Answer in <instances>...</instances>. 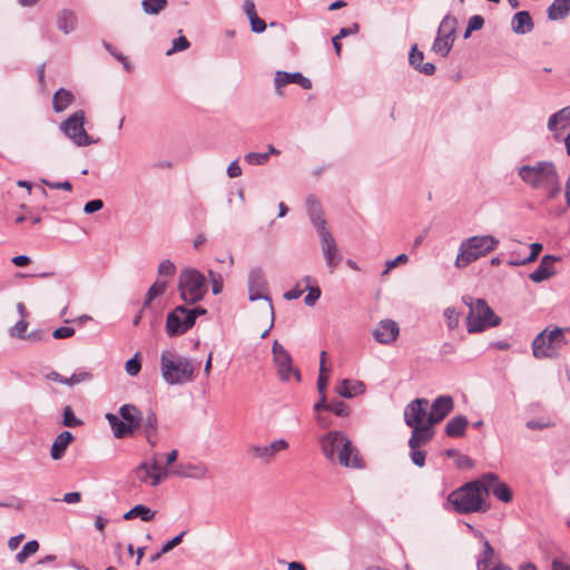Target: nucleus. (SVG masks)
Segmentation results:
<instances>
[{
  "mask_svg": "<svg viewBox=\"0 0 570 570\" xmlns=\"http://www.w3.org/2000/svg\"><path fill=\"white\" fill-rule=\"evenodd\" d=\"M194 313H186L185 306H178L167 315L166 332L174 337L186 333L194 326Z\"/></svg>",
  "mask_w": 570,
  "mask_h": 570,
  "instance_id": "nucleus-13",
  "label": "nucleus"
},
{
  "mask_svg": "<svg viewBox=\"0 0 570 570\" xmlns=\"http://www.w3.org/2000/svg\"><path fill=\"white\" fill-rule=\"evenodd\" d=\"M570 13V0H553L548 7L547 14L550 20H562Z\"/></svg>",
  "mask_w": 570,
  "mask_h": 570,
  "instance_id": "nucleus-35",
  "label": "nucleus"
},
{
  "mask_svg": "<svg viewBox=\"0 0 570 570\" xmlns=\"http://www.w3.org/2000/svg\"><path fill=\"white\" fill-rule=\"evenodd\" d=\"M454 409V401L451 395H440L431 404L430 413L426 416L429 425L443 421Z\"/></svg>",
  "mask_w": 570,
  "mask_h": 570,
  "instance_id": "nucleus-15",
  "label": "nucleus"
},
{
  "mask_svg": "<svg viewBox=\"0 0 570 570\" xmlns=\"http://www.w3.org/2000/svg\"><path fill=\"white\" fill-rule=\"evenodd\" d=\"M570 121V107H566L558 112L550 116L548 120V129L550 131L557 130L558 125L564 128Z\"/></svg>",
  "mask_w": 570,
  "mask_h": 570,
  "instance_id": "nucleus-40",
  "label": "nucleus"
},
{
  "mask_svg": "<svg viewBox=\"0 0 570 570\" xmlns=\"http://www.w3.org/2000/svg\"><path fill=\"white\" fill-rule=\"evenodd\" d=\"M185 534H186V532L183 531L178 535H176L175 538H173L171 540L166 542L161 547L160 553H167V552L171 551L175 547H177L183 541V538H184Z\"/></svg>",
  "mask_w": 570,
  "mask_h": 570,
  "instance_id": "nucleus-58",
  "label": "nucleus"
},
{
  "mask_svg": "<svg viewBox=\"0 0 570 570\" xmlns=\"http://www.w3.org/2000/svg\"><path fill=\"white\" fill-rule=\"evenodd\" d=\"M119 415L125 423L129 424L132 433L140 428L142 422V413L135 405H121L119 409Z\"/></svg>",
  "mask_w": 570,
  "mask_h": 570,
  "instance_id": "nucleus-26",
  "label": "nucleus"
},
{
  "mask_svg": "<svg viewBox=\"0 0 570 570\" xmlns=\"http://www.w3.org/2000/svg\"><path fill=\"white\" fill-rule=\"evenodd\" d=\"M321 240L322 253L331 273L340 265L342 255L331 230L317 234Z\"/></svg>",
  "mask_w": 570,
  "mask_h": 570,
  "instance_id": "nucleus-14",
  "label": "nucleus"
},
{
  "mask_svg": "<svg viewBox=\"0 0 570 570\" xmlns=\"http://www.w3.org/2000/svg\"><path fill=\"white\" fill-rule=\"evenodd\" d=\"M161 376L170 385L184 384L194 379V365L187 357L165 351L160 356Z\"/></svg>",
  "mask_w": 570,
  "mask_h": 570,
  "instance_id": "nucleus-6",
  "label": "nucleus"
},
{
  "mask_svg": "<svg viewBox=\"0 0 570 570\" xmlns=\"http://www.w3.org/2000/svg\"><path fill=\"white\" fill-rule=\"evenodd\" d=\"M302 282L306 284L305 289L308 292L304 298V303L312 307L320 299L322 292L317 285H311L312 283H316L311 276L303 277Z\"/></svg>",
  "mask_w": 570,
  "mask_h": 570,
  "instance_id": "nucleus-39",
  "label": "nucleus"
},
{
  "mask_svg": "<svg viewBox=\"0 0 570 570\" xmlns=\"http://www.w3.org/2000/svg\"><path fill=\"white\" fill-rule=\"evenodd\" d=\"M476 481L479 482L482 495L485 501L490 493L494 495V491H498V488L504 483L495 473H484L479 479H476Z\"/></svg>",
  "mask_w": 570,
  "mask_h": 570,
  "instance_id": "nucleus-30",
  "label": "nucleus"
},
{
  "mask_svg": "<svg viewBox=\"0 0 570 570\" xmlns=\"http://www.w3.org/2000/svg\"><path fill=\"white\" fill-rule=\"evenodd\" d=\"M248 298L249 301L265 299L268 302L271 316L274 315V308L271 297L265 293L267 291V282L264 271L261 267H253L248 272L247 278Z\"/></svg>",
  "mask_w": 570,
  "mask_h": 570,
  "instance_id": "nucleus-12",
  "label": "nucleus"
},
{
  "mask_svg": "<svg viewBox=\"0 0 570 570\" xmlns=\"http://www.w3.org/2000/svg\"><path fill=\"white\" fill-rule=\"evenodd\" d=\"M289 83L299 85L303 89H311L312 81L303 76L301 72H286V71H276L274 78V86L276 94L278 96H283V88Z\"/></svg>",
  "mask_w": 570,
  "mask_h": 570,
  "instance_id": "nucleus-18",
  "label": "nucleus"
},
{
  "mask_svg": "<svg viewBox=\"0 0 570 570\" xmlns=\"http://www.w3.org/2000/svg\"><path fill=\"white\" fill-rule=\"evenodd\" d=\"M494 497L498 500L508 503L512 500V491L507 483H503L498 488V491H494Z\"/></svg>",
  "mask_w": 570,
  "mask_h": 570,
  "instance_id": "nucleus-53",
  "label": "nucleus"
},
{
  "mask_svg": "<svg viewBox=\"0 0 570 570\" xmlns=\"http://www.w3.org/2000/svg\"><path fill=\"white\" fill-rule=\"evenodd\" d=\"M171 473L178 478L204 480L209 475V469L205 463H179L174 466Z\"/></svg>",
  "mask_w": 570,
  "mask_h": 570,
  "instance_id": "nucleus-19",
  "label": "nucleus"
},
{
  "mask_svg": "<svg viewBox=\"0 0 570 570\" xmlns=\"http://www.w3.org/2000/svg\"><path fill=\"white\" fill-rule=\"evenodd\" d=\"M399 333L400 328L396 322L392 320H383L373 331V336L379 343L387 345L397 338Z\"/></svg>",
  "mask_w": 570,
  "mask_h": 570,
  "instance_id": "nucleus-20",
  "label": "nucleus"
},
{
  "mask_svg": "<svg viewBox=\"0 0 570 570\" xmlns=\"http://www.w3.org/2000/svg\"><path fill=\"white\" fill-rule=\"evenodd\" d=\"M306 208L309 219L316 228L317 234L328 230L326 227V220L323 215L322 206L314 195H309L306 198Z\"/></svg>",
  "mask_w": 570,
  "mask_h": 570,
  "instance_id": "nucleus-21",
  "label": "nucleus"
},
{
  "mask_svg": "<svg viewBox=\"0 0 570 570\" xmlns=\"http://www.w3.org/2000/svg\"><path fill=\"white\" fill-rule=\"evenodd\" d=\"M135 475L141 483L154 488L157 487V483L154 482L155 471L153 469L151 458L149 460L140 462L137 465V468L135 469Z\"/></svg>",
  "mask_w": 570,
  "mask_h": 570,
  "instance_id": "nucleus-32",
  "label": "nucleus"
},
{
  "mask_svg": "<svg viewBox=\"0 0 570 570\" xmlns=\"http://www.w3.org/2000/svg\"><path fill=\"white\" fill-rule=\"evenodd\" d=\"M494 559L495 551L490 542L484 539L483 550L476 562L478 570H510V568L503 566L502 563L494 562Z\"/></svg>",
  "mask_w": 570,
  "mask_h": 570,
  "instance_id": "nucleus-22",
  "label": "nucleus"
},
{
  "mask_svg": "<svg viewBox=\"0 0 570 570\" xmlns=\"http://www.w3.org/2000/svg\"><path fill=\"white\" fill-rule=\"evenodd\" d=\"M156 512L144 504H137L124 514L125 520H132L140 518L142 521H150L154 519Z\"/></svg>",
  "mask_w": 570,
  "mask_h": 570,
  "instance_id": "nucleus-37",
  "label": "nucleus"
},
{
  "mask_svg": "<svg viewBox=\"0 0 570 570\" xmlns=\"http://www.w3.org/2000/svg\"><path fill=\"white\" fill-rule=\"evenodd\" d=\"M167 282L166 281H157L155 282L148 289L142 309L150 305V303L158 296L163 295L166 291Z\"/></svg>",
  "mask_w": 570,
  "mask_h": 570,
  "instance_id": "nucleus-41",
  "label": "nucleus"
},
{
  "mask_svg": "<svg viewBox=\"0 0 570 570\" xmlns=\"http://www.w3.org/2000/svg\"><path fill=\"white\" fill-rule=\"evenodd\" d=\"M142 433L146 436L147 442L155 446L157 443V433H158V421L155 412L149 411L146 416L142 415V422L140 428Z\"/></svg>",
  "mask_w": 570,
  "mask_h": 570,
  "instance_id": "nucleus-25",
  "label": "nucleus"
},
{
  "mask_svg": "<svg viewBox=\"0 0 570 570\" xmlns=\"http://www.w3.org/2000/svg\"><path fill=\"white\" fill-rule=\"evenodd\" d=\"M287 449L288 442L285 439H278L267 445L253 444L248 448V451L254 458L262 460L264 463H269L278 452Z\"/></svg>",
  "mask_w": 570,
  "mask_h": 570,
  "instance_id": "nucleus-16",
  "label": "nucleus"
},
{
  "mask_svg": "<svg viewBox=\"0 0 570 570\" xmlns=\"http://www.w3.org/2000/svg\"><path fill=\"white\" fill-rule=\"evenodd\" d=\"M75 334V330L69 326H61L52 332V337L56 340H62L71 337Z\"/></svg>",
  "mask_w": 570,
  "mask_h": 570,
  "instance_id": "nucleus-59",
  "label": "nucleus"
},
{
  "mask_svg": "<svg viewBox=\"0 0 570 570\" xmlns=\"http://www.w3.org/2000/svg\"><path fill=\"white\" fill-rule=\"evenodd\" d=\"M178 291L185 303H198L207 292L206 278L195 268H185L179 274Z\"/></svg>",
  "mask_w": 570,
  "mask_h": 570,
  "instance_id": "nucleus-7",
  "label": "nucleus"
},
{
  "mask_svg": "<svg viewBox=\"0 0 570 570\" xmlns=\"http://www.w3.org/2000/svg\"><path fill=\"white\" fill-rule=\"evenodd\" d=\"M176 272L175 264L169 259H164L158 266V273L164 276H173Z\"/></svg>",
  "mask_w": 570,
  "mask_h": 570,
  "instance_id": "nucleus-56",
  "label": "nucleus"
},
{
  "mask_svg": "<svg viewBox=\"0 0 570 570\" xmlns=\"http://www.w3.org/2000/svg\"><path fill=\"white\" fill-rule=\"evenodd\" d=\"M189 46H190V43L187 40V38L181 36V37H179V38L174 40L173 48L167 51V55L169 56V55H171L174 52L186 50V49L189 48Z\"/></svg>",
  "mask_w": 570,
  "mask_h": 570,
  "instance_id": "nucleus-57",
  "label": "nucleus"
},
{
  "mask_svg": "<svg viewBox=\"0 0 570 570\" xmlns=\"http://www.w3.org/2000/svg\"><path fill=\"white\" fill-rule=\"evenodd\" d=\"M462 302L469 307L466 316L468 333H480L501 324V318L495 315L485 299L463 296Z\"/></svg>",
  "mask_w": 570,
  "mask_h": 570,
  "instance_id": "nucleus-4",
  "label": "nucleus"
},
{
  "mask_svg": "<svg viewBox=\"0 0 570 570\" xmlns=\"http://www.w3.org/2000/svg\"><path fill=\"white\" fill-rule=\"evenodd\" d=\"M429 401L426 399H415L411 401L404 409V421L409 428L424 425L426 415V406Z\"/></svg>",
  "mask_w": 570,
  "mask_h": 570,
  "instance_id": "nucleus-17",
  "label": "nucleus"
},
{
  "mask_svg": "<svg viewBox=\"0 0 570 570\" xmlns=\"http://www.w3.org/2000/svg\"><path fill=\"white\" fill-rule=\"evenodd\" d=\"M41 183L47 185L51 189H63V190H67V191H71L72 190V185L68 180L55 183V181H50V180H47V179H41Z\"/></svg>",
  "mask_w": 570,
  "mask_h": 570,
  "instance_id": "nucleus-60",
  "label": "nucleus"
},
{
  "mask_svg": "<svg viewBox=\"0 0 570 570\" xmlns=\"http://www.w3.org/2000/svg\"><path fill=\"white\" fill-rule=\"evenodd\" d=\"M62 424L68 428H76V426H80L82 424V421L75 415L71 406L67 405L63 409Z\"/></svg>",
  "mask_w": 570,
  "mask_h": 570,
  "instance_id": "nucleus-47",
  "label": "nucleus"
},
{
  "mask_svg": "<svg viewBox=\"0 0 570 570\" xmlns=\"http://www.w3.org/2000/svg\"><path fill=\"white\" fill-rule=\"evenodd\" d=\"M448 502L458 513L487 512L490 504L484 500L476 480L470 481L448 495Z\"/></svg>",
  "mask_w": 570,
  "mask_h": 570,
  "instance_id": "nucleus-3",
  "label": "nucleus"
},
{
  "mask_svg": "<svg viewBox=\"0 0 570 570\" xmlns=\"http://www.w3.org/2000/svg\"><path fill=\"white\" fill-rule=\"evenodd\" d=\"M458 20L455 17L445 16L438 29L436 37L432 45V51L445 58L451 51L454 40Z\"/></svg>",
  "mask_w": 570,
  "mask_h": 570,
  "instance_id": "nucleus-10",
  "label": "nucleus"
},
{
  "mask_svg": "<svg viewBox=\"0 0 570 570\" xmlns=\"http://www.w3.org/2000/svg\"><path fill=\"white\" fill-rule=\"evenodd\" d=\"M566 344L563 330L556 327L549 333L543 331L535 336L532 342V353L535 358H554Z\"/></svg>",
  "mask_w": 570,
  "mask_h": 570,
  "instance_id": "nucleus-8",
  "label": "nucleus"
},
{
  "mask_svg": "<svg viewBox=\"0 0 570 570\" xmlns=\"http://www.w3.org/2000/svg\"><path fill=\"white\" fill-rule=\"evenodd\" d=\"M272 354L278 379L282 382H288L292 376L296 382L302 381L299 370L294 367L291 354L278 341H274Z\"/></svg>",
  "mask_w": 570,
  "mask_h": 570,
  "instance_id": "nucleus-11",
  "label": "nucleus"
},
{
  "mask_svg": "<svg viewBox=\"0 0 570 570\" xmlns=\"http://www.w3.org/2000/svg\"><path fill=\"white\" fill-rule=\"evenodd\" d=\"M104 207V202L101 199H92L85 204L83 212L86 214H94L100 210Z\"/></svg>",
  "mask_w": 570,
  "mask_h": 570,
  "instance_id": "nucleus-62",
  "label": "nucleus"
},
{
  "mask_svg": "<svg viewBox=\"0 0 570 570\" xmlns=\"http://www.w3.org/2000/svg\"><path fill=\"white\" fill-rule=\"evenodd\" d=\"M557 257L553 255H544L541 258L539 266L529 275L530 279L534 283H541L549 279L556 274L553 263Z\"/></svg>",
  "mask_w": 570,
  "mask_h": 570,
  "instance_id": "nucleus-23",
  "label": "nucleus"
},
{
  "mask_svg": "<svg viewBox=\"0 0 570 570\" xmlns=\"http://www.w3.org/2000/svg\"><path fill=\"white\" fill-rule=\"evenodd\" d=\"M498 245L499 240L491 235H475L465 238L459 246L454 265L460 269L465 268L471 263L494 250Z\"/></svg>",
  "mask_w": 570,
  "mask_h": 570,
  "instance_id": "nucleus-5",
  "label": "nucleus"
},
{
  "mask_svg": "<svg viewBox=\"0 0 570 570\" xmlns=\"http://www.w3.org/2000/svg\"><path fill=\"white\" fill-rule=\"evenodd\" d=\"M336 416L346 417L350 414L348 406L342 401H333L330 403V410Z\"/></svg>",
  "mask_w": 570,
  "mask_h": 570,
  "instance_id": "nucleus-50",
  "label": "nucleus"
},
{
  "mask_svg": "<svg viewBox=\"0 0 570 570\" xmlns=\"http://www.w3.org/2000/svg\"><path fill=\"white\" fill-rule=\"evenodd\" d=\"M167 6V0H142L141 7L146 14H158Z\"/></svg>",
  "mask_w": 570,
  "mask_h": 570,
  "instance_id": "nucleus-43",
  "label": "nucleus"
},
{
  "mask_svg": "<svg viewBox=\"0 0 570 570\" xmlns=\"http://www.w3.org/2000/svg\"><path fill=\"white\" fill-rule=\"evenodd\" d=\"M75 100V96L71 91L60 88L56 91L52 98V108L56 112L66 110Z\"/></svg>",
  "mask_w": 570,
  "mask_h": 570,
  "instance_id": "nucleus-36",
  "label": "nucleus"
},
{
  "mask_svg": "<svg viewBox=\"0 0 570 570\" xmlns=\"http://www.w3.org/2000/svg\"><path fill=\"white\" fill-rule=\"evenodd\" d=\"M105 417L108 421L116 439H125L132 434L129 424L125 423L121 419L118 417V415L107 413Z\"/></svg>",
  "mask_w": 570,
  "mask_h": 570,
  "instance_id": "nucleus-34",
  "label": "nucleus"
},
{
  "mask_svg": "<svg viewBox=\"0 0 570 570\" xmlns=\"http://www.w3.org/2000/svg\"><path fill=\"white\" fill-rule=\"evenodd\" d=\"M322 453L331 461L351 469H362L364 462L358 450L342 431H332L320 439Z\"/></svg>",
  "mask_w": 570,
  "mask_h": 570,
  "instance_id": "nucleus-2",
  "label": "nucleus"
},
{
  "mask_svg": "<svg viewBox=\"0 0 570 570\" xmlns=\"http://www.w3.org/2000/svg\"><path fill=\"white\" fill-rule=\"evenodd\" d=\"M75 440V436L69 431L60 432L55 439L51 449L50 455L52 460H60L68 448V445Z\"/></svg>",
  "mask_w": 570,
  "mask_h": 570,
  "instance_id": "nucleus-28",
  "label": "nucleus"
},
{
  "mask_svg": "<svg viewBox=\"0 0 570 570\" xmlns=\"http://www.w3.org/2000/svg\"><path fill=\"white\" fill-rule=\"evenodd\" d=\"M424 59V53L420 50H417V46L414 45L411 48L410 55H409V62L410 65L421 73H424L426 76H432L435 72V66L431 62L422 63Z\"/></svg>",
  "mask_w": 570,
  "mask_h": 570,
  "instance_id": "nucleus-27",
  "label": "nucleus"
},
{
  "mask_svg": "<svg viewBox=\"0 0 570 570\" xmlns=\"http://www.w3.org/2000/svg\"><path fill=\"white\" fill-rule=\"evenodd\" d=\"M151 462H153V469L155 471V480L154 482L157 483V485H159L163 481H165L169 474H173L171 473V470L169 471L167 469V466H161L158 462V459H157V454H154L151 456Z\"/></svg>",
  "mask_w": 570,
  "mask_h": 570,
  "instance_id": "nucleus-44",
  "label": "nucleus"
},
{
  "mask_svg": "<svg viewBox=\"0 0 570 570\" xmlns=\"http://www.w3.org/2000/svg\"><path fill=\"white\" fill-rule=\"evenodd\" d=\"M250 29L255 33H262L266 29V23L264 20H262L258 16H255L254 18L249 19Z\"/></svg>",
  "mask_w": 570,
  "mask_h": 570,
  "instance_id": "nucleus-63",
  "label": "nucleus"
},
{
  "mask_svg": "<svg viewBox=\"0 0 570 570\" xmlns=\"http://www.w3.org/2000/svg\"><path fill=\"white\" fill-rule=\"evenodd\" d=\"M542 247V244L533 243L530 245V254L528 256L523 257L521 261H509L508 264L510 266H522L532 263L538 258Z\"/></svg>",
  "mask_w": 570,
  "mask_h": 570,
  "instance_id": "nucleus-42",
  "label": "nucleus"
},
{
  "mask_svg": "<svg viewBox=\"0 0 570 570\" xmlns=\"http://www.w3.org/2000/svg\"><path fill=\"white\" fill-rule=\"evenodd\" d=\"M269 154L264 153H248L245 155L244 160L252 166H261L268 161Z\"/></svg>",
  "mask_w": 570,
  "mask_h": 570,
  "instance_id": "nucleus-48",
  "label": "nucleus"
},
{
  "mask_svg": "<svg viewBox=\"0 0 570 570\" xmlns=\"http://www.w3.org/2000/svg\"><path fill=\"white\" fill-rule=\"evenodd\" d=\"M125 367H126V372L130 376L137 375L140 372V368H141L140 361L138 360V354H136L134 357L128 360L126 362V366Z\"/></svg>",
  "mask_w": 570,
  "mask_h": 570,
  "instance_id": "nucleus-55",
  "label": "nucleus"
},
{
  "mask_svg": "<svg viewBox=\"0 0 570 570\" xmlns=\"http://www.w3.org/2000/svg\"><path fill=\"white\" fill-rule=\"evenodd\" d=\"M469 421L465 415L459 414L452 417L445 425V434L451 438L463 436Z\"/></svg>",
  "mask_w": 570,
  "mask_h": 570,
  "instance_id": "nucleus-33",
  "label": "nucleus"
},
{
  "mask_svg": "<svg viewBox=\"0 0 570 570\" xmlns=\"http://www.w3.org/2000/svg\"><path fill=\"white\" fill-rule=\"evenodd\" d=\"M409 257L406 254H400L394 259L386 261L385 263V269L383 271L382 275H387L391 269L395 268L400 264L407 263Z\"/></svg>",
  "mask_w": 570,
  "mask_h": 570,
  "instance_id": "nucleus-52",
  "label": "nucleus"
},
{
  "mask_svg": "<svg viewBox=\"0 0 570 570\" xmlns=\"http://www.w3.org/2000/svg\"><path fill=\"white\" fill-rule=\"evenodd\" d=\"M85 111L77 110L66 120L60 124V130L76 145L79 147L90 146L97 144L98 139H94L85 130Z\"/></svg>",
  "mask_w": 570,
  "mask_h": 570,
  "instance_id": "nucleus-9",
  "label": "nucleus"
},
{
  "mask_svg": "<svg viewBox=\"0 0 570 570\" xmlns=\"http://www.w3.org/2000/svg\"><path fill=\"white\" fill-rule=\"evenodd\" d=\"M28 322L20 318L9 331L11 337L24 340L27 335Z\"/></svg>",
  "mask_w": 570,
  "mask_h": 570,
  "instance_id": "nucleus-49",
  "label": "nucleus"
},
{
  "mask_svg": "<svg viewBox=\"0 0 570 570\" xmlns=\"http://www.w3.org/2000/svg\"><path fill=\"white\" fill-rule=\"evenodd\" d=\"M425 456H426V453L424 451L420 450V448L411 449L410 458H411V461L413 462V464H415L416 466H419V468L424 466Z\"/></svg>",
  "mask_w": 570,
  "mask_h": 570,
  "instance_id": "nucleus-54",
  "label": "nucleus"
},
{
  "mask_svg": "<svg viewBox=\"0 0 570 570\" xmlns=\"http://www.w3.org/2000/svg\"><path fill=\"white\" fill-rule=\"evenodd\" d=\"M483 24H484V19L480 14H474V16L470 17V19L468 21V27L470 28V30H473V31L482 29Z\"/></svg>",
  "mask_w": 570,
  "mask_h": 570,
  "instance_id": "nucleus-64",
  "label": "nucleus"
},
{
  "mask_svg": "<svg viewBox=\"0 0 570 570\" xmlns=\"http://www.w3.org/2000/svg\"><path fill=\"white\" fill-rule=\"evenodd\" d=\"M511 27L514 33L525 35L532 31L533 21L528 11L517 12L511 20Z\"/></svg>",
  "mask_w": 570,
  "mask_h": 570,
  "instance_id": "nucleus-29",
  "label": "nucleus"
},
{
  "mask_svg": "<svg viewBox=\"0 0 570 570\" xmlns=\"http://www.w3.org/2000/svg\"><path fill=\"white\" fill-rule=\"evenodd\" d=\"M77 18L72 11L62 10L57 19V26L63 33H69L75 30Z\"/></svg>",
  "mask_w": 570,
  "mask_h": 570,
  "instance_id": "nucleus-38",
  "label": "nucleus"
},
{
  "mask_svg": "<svg viewBox=\"0 0 570 570\" xmlns=\"http://www.w3.org/2000/svg\"><path fill=\"white\" fill-rule=\"evenodd\" d=\"M92 375L86 371L75 372L71 376L67 377L68 385L72 386L82 382L91 380Z\"/></svg>",
  "mask_w": 570,
  "mask_h": 570,
  "instance_id": "nucleus-51",
  "label": "nucleus"
},
{
  "mask_svg": "<svg viewBox=\"0 0 570 570\" xmlns=\"http://www.w3.org/2000/svg\"><path fill=\"white\" fill-rule=\"evenodd\" d=\"M432 425L426 424L412 426V434L409 440L410 449L421 448L422 445L428 444L433 438V431L431 430Z\"/></svg>",
  "mask_w": 570,
  "mask_h": 570,
  "instance_id": "nucleus-24",
  "label": "nucleus"
},
{
  "mask_svg": "<svg viewBox=\"0 0 570 570\" xmlns=\"http://www.w3.org/2000/svg\"><path fill=\"white\" fill-rule=\"evenodd\" d=\"M340 396L345 399L354 397L365 391V385L361 381L342 380L336 389Z\"/></svg>",
  "mask_w": 570,
  "mask_h": 570,
  "instance_id": "nucleus-31",
  "label": "nucleus"
},
{
  "mask_svg": "<svg viewBox=\"0 0 570 570\" xmlns=\"http://www.w3.org/2000/svg\"><path fill=\"white\" fill-rule=\"evenodd\" d=\"M209 276L212 278V291L214 295L220 294L223 291V278L220 275H216L212 271H209Z\"/></svg>",
  "mask_w": 570,
  "mask_h": 570,
  "instance_id": "nucleus-61",
  "label": "nucleus"
},
{
  "mask_svg": "<svg viewBox=\"0 0 570 570\" xmlns=\"http://www.w3.org/2000/svg\"><path fill=\"white\" fill-rule=\"evenodd\" d=\"M520 179L532 189L544 190L548 199H554L561 191L560 177L554 163L540 160L518 168Z\"/></svg>",
  "mask_w": 570,
  "mask_h": 570,
  "instance_id": "nucleus-1",
  "label": "nucleus"
},
{
  "mask_svg": "<svg viewBox=\"0 0 570 570\" xmlns=\"http://www.w3.org/2000/svg\"><path fill=\"white\" fill-rule=\"evenodd\" d=\"M39 549V543L36 540L28 541L21 549L20 552L17 553L16 559L19 563H23L27 558L35 554Z\"/></svg>",
  "mask_w": 570,
  "mask_h": 570,
  "instance_id": "nucleus-45",
  "label": "nucleus"
},
{
  "mask_svg": "<svg viewBox=\"0 0 570 570\" xmlns=\"http://www.w3.org/2000/svg\"><path fill=\"white\" fill-rule=\"evenodd\" d=\"M443 315L449 330H454L459 326L461 313L456 311L454 307H446L444 309Z\"/></svg>",
  "mask_w": 570,
  "mask_h": 570,
  "instance_id": "nucleus-46",
  "label": "nucleus"
}]
</instances>
